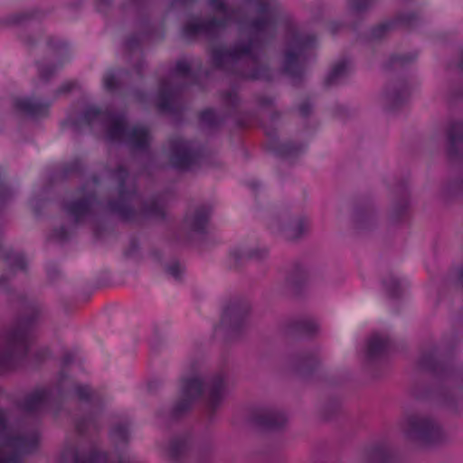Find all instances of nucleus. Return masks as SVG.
I'll use <instances>...</instances> for the list:
<instances>
[{
	"instance_id": "29",
	"label": "nucleus",
	"mask_w": 463,
	"mask_h": 463,
	"mask_svg": "<svg viewBox=\"0 0 463 463\" xmlns=\"http://www.w3.org/2000/svg\"><path fill=\"white\" fill-rule=\"evenodd\" d=\"M201 121L206 125L213 126L217 123L215 112L206 109L201 113Z\"/></svg>"
},
{
	"instance_id": "50",
	"label": "nucleus",
	"mask_w": 463,
	"mask_h": 463,
	"mask_svg": "<svg viewBox=\"0 0 463 463\" xmlns=\"http://www.w3.org/2000/svg\"><path fill=\"white\" fill-rule=\"evenodd\" d=\"M459 66H460L461 71H463V56H462V59H461Z\"/></svg>"
},
{
	"instance_id": "54",
	"label": "nucleus",
	"mask_w": 463,
	"mask_h": 463,
	"mask_svg": "<svg viewBox=\"0 0 463 463\" xmlns=\"http://www.w3.org/2000/svg\"><path fill=\"white\" fill-rule=\"evenodd\" d=\"M98 181L96 180V178L93 179V183L96 184Z\"/></svg>"
},
{
	"instance_id": "38",
	"label": "nucleus",
	"mask_w": 463,
	"mask_h": 463,
	"mask_svg": "<svg viewBox=\"0 0 463 463\" xmlns=\"http://www.w3.org/2000/svg\"><path fill=\"white\" fill-rule=\"evenodd\" d=\"M302 326H303V330H305L308 333L314 332L316 330V326L312 323L305 322V323H303Z\"/></svg>"
},
{
	"instance_id": "33",
	"label": "nucleus",
	"mask_w": 463,
	"mask_h": 463,
	"mask_svg": "<svg viewBox=\"0 0 463 463\" xmlns=\"http://www.w3.org/2000/svg\"><path fill=\"white\" fill-rule=\"evenodd\" d=\"M230 317L231 319L233 318L234 319V326H237L243 319V316L241 315L240 313H238L237 311H233V310H229L225 313L224 315V317H223V321L227 318V317Z\"/></svg>"
},
{
	"instance_id": "24",
	"label": "nucleus",
	"mask_w": 463,
	"mask_h": 463,
	"mask_svg": "<svg viewBox=\"0 0 463 463\" xmlns=\"http://www.w3.org/2000/svg\"><path fill=\"white\" fill-rule=\"evenodd\" d=\"M191 64L186 60L177 61L172 78H189Z\"/></svg>"
},
{
	"instance_id": "1",
	"label": "nucleus",
	"mask_w": 463,
	"mask_h": 463,
	"mask_svg": "<svg viewBox=\"0 0 463 463\" xmlns=\"http://www.w3.org/2000/svg\"><path fill=\"white\" fill-rule=\"evenodd\" d=\"M253 16L249 20H241L240 11L235 10L225 0H212L210 6L222 16V20L208 22L194 20L184 28L186 37L197 34L213 35L230 21H238L242 37L248 43H239L232 50L215 47L212 51L213 64L220 69L235 71L248 79H268L266 70L260 67L258 51L275 31L276 4L272 0H249Z\"/></svg>"
},
{
	"instance_id": "7",
	"label": "nucleus",
	"mask_w": 463,
	"mask_h": 463,
	"mask_svg": "<svg viewBox=\"0 0 463 463\" xmlns=\"http://www.w3.org/2000/svg\"><path fill=\"white\" fill-rule=\"evenodd\" d=\"M314 43L313 36L304 35L294 29L290 30L287 39L282 68L292 79L299 78L302 75L305 61Z\"/></svg>"
},
{
	"instance_id": "16",
	"label": "nucleus",
	"mask_w": 463,
	"mask_h": 463,
	"mask_svg": "<svg viewBox=\"0 0 463 463\" xmlns=\"http://www.w3.org/2000/svg\"><path fill=\"white\" fill-rule=\"evenodd\" d=\"M252 420L260 427L277 429L286 423L287 418L284 413L279 411L260 409L254 412Z\"/></svg>"
},
{
	"instance_id": "47",
	"label": "nucleus",
	"mask_w": 463,
	"mask_h": 463,
	"mask_svg": "<svg viewBox=\"0 0 463 463\" xmlns=\"http://www.w3.org/2000/svg\"><path fill=\"white\" fill-rule=\"evenodd\" d=\"M127 47H128V49H132V48L134 47V43H133L132 40H128V41L127 42Z\"/></svg>"
},
{
	"instance_id": "44",
	"label": "nucleus",
	"mask_w": 463,
	"mask_h": 463,
	"mask_svg": "<svg viewBox=\"0 0 463 463\" xmlns=\"http://www.w3.org/2000/svg\"><path fill=\"white\" fill-rule=\"evenodd\" d=\"M39 72H40L41 78H43V79H47L48 78V75L46 74L45 69L43 67H40L39 68Z\"/></svg>"
},
{
	"instance_id": "51",
	"label": "nucleus",
	"mask_w": 463,
	"mask_h": 463,
	"mask_svg": "<svg viewBox=\"0 0 463 463\" xmlns=\"http://www.w3.org/2000/svg\"><path fill=\"white\" fill-rule=\"evenodd\" d=\"M209 450H210V447H207V448L204 449L203 453H206V452H208Z\"/></svg>"
},
{
	"instance_id": "52",
	"label": "nucleus",
	"mask_w": 463,
	"mask_h": 463,
	"mask_svg": "<svg viewBox=\"0 0 463 463\" xmlns=\"http://www.w3.org/2000/svg\"><path fill=\"white\" fill-rule=\"evenodd\" d=\"M70 358L68 356L65 357V363H69Z\"/></svg>"
},
{
	"instance_id": "21",
	"label": "nucleus",
	"mask_w": 463,
	"mask_h": 463,
	"mask_svg": "<svg viewBox=\"0 0 463 463\" xmlns=\"http://www.w3.org/2000/svg\"><path fill=\"white\" fill-rule=\"evenodd\" d=\"M350 71V64L347 61L343 60L338 61L328 73L326 83L327 85H334L343 80Z\"/></svg>"
},
{
	"instance_id": "36",
	"label": "nucleus",
	"mask_w": 463,
	"mask_h": 463,
	"mask_svg": "<svg viewBox=\"0 0 463 463\" xmlns=\"http://www.w3.org/2000/svg\"><path fill=\"white\" fill-rule=\"evenodd\" d=\"M12 192L6 187H3L1 191V201L5 203L9 197H11Z\"/></svg>"
},
{
	"instance_id": "17",
	"label": "nucleus",
	"mask_w": 463,
	"mask_h": 463,
	"mask_svg": "<svg viewBox=\"0 0 463 463\" xmlns=\"http://www.w3.org/2000/svg\"><path fill=\"white\" fill-rule=\"evenodd\" d=\"M179 87L173 86L169 80H163L157 97V106L162 111H172L175 103Z\"/></svg>"
},
{
	"instance_id": "15",
	"label": "nucleus",
	"mask_w": 463,
	"mask_h": 463,
	"mask_svg": "<svg viewBox=\"0 0 463 463\" xmlns=\"http://www.w3.org/2000/svg\"><path fill=\"white\" fill-rule=\"evenodd\" d=\"M392 458V451L388 443L382 441L366 449L361 454V463H387Z\"/></svg>"
},
{
	"instance_id": "32",
	"label": "nucleus",
	"mask_w": 463,
	"mask_h": 463,
	"mask_svg": "<svg viewBox=\"0 0 463 463\" xmlns=\"http://www.w3.org/2000/svg\"><path fill=\"white\" fill-rule=\"evenodd\" d=\"M128 430L127 426H118L112 430V435L118 439H126L128 438Z\"/></svg>"
},
{
	"instance_id": "2",
	"label": "nucleus",
	"mask_w": 463,
	"mask_h": 463,
	"mask_svg": "<svg viewBox=\"0 0 463 463\" xmlns=\"http://www.w3.org/2000/svg\"><path fill=\"white\" fill-rule=\"evenodd\" d=\"M109 178L118 183V199L109 201L108 209L127 221L139 218H163L165 204L159 199L143 202L124 166L119 164L114 170H108Z\"/></svg>"
},
{
	"instance_id": "10",
	"label": "nucleus",
	"mask_w": 463,
	"mask_h": 463,
	"mask_svg": "<svg viewBox=\"0 0 463 463\" xmlns=\"http://www.w3.org/2000/svg\"><path fill=\"white\" fill-rule=\"evenodd\" d=\"M269 228L273 232L281 234L286 240L293 241L307 231L308 222L304 218L274 220Z\"/></svg>"
},
{
	"instance_id": "26",
	"label": "nucleus",
	"mask_w": 463,
	"mask_h": 463,
	"mask_svg": "<svg viewBox=\"0 0 463 463\" xmlns=\"http://www.w3.org/2000/svg\"><path fill=\"white\" fill-rule=\"evenodd\" d=\"M384 287L391 297H397L400 293V281L397 278L390 276L384 280Z\"/></svg>"
},
{
	"instance_id": "18",
	"label": "nucleus",
	"mask_w": 463,
	"mask_h": 463,
	"mask_svg": "<svg viewBox=\"0 0 463 463\" xmlns=\"http://www.w3.org/2000/svg\"><path fill=\"white\" fill-rule=\"evenodd\" d=\"M14 107L27 116L38 118L46 114L49 105L29 98H17L14 99Z\"/></svg>"
},
{
	"instance_id": "34",
	"label": "nucleus",
	"mask_w": 463,
	"mask_h": 463,
	"mask_svg": "<svg viewBox=\"0 0 463 463\" xmlns=\"http://www.w3.org/2000/svg\"><path fill=\"white\" fill-rule=\"evenodd\" d=\"M76 395L81 399H87L90 394V390L88 386L77 385L75 386Z\"/></svg>"
},
{
	"instance_id": "11",
	"label": "nucleus",
	"mask_w": 463,
	"mask_h": 463,
	"mask_svg": "<svg viewBox=\"0 0 463 463\" xmlns=\"http://www.w3.org/2000/svg\"><path fill=\"white\" fill-rule=\"evenodd\" d=\"M93 199L92 192L84 187L80 191L79 198L65 203V211L75 222H80L90 214Z\"/></svg>"
},
{
	"instance_id": "23",
	"label": "nucleus",
	"mask_w": 463,
	"mask_h": 463,
	"mask_svg": "<svg viewBox=\"0 0 463 463\" xmlns=\"http://www.w3.org/2000/svg\"><path fill=\"white\" fill-rule=\"evenodd\" d=\"M265 254V250H261V254H258L256 251L246 252L241 250H234L231 252V258L233 260L234 264H239L248 258H261Z\"/></svg>"
},
{
	"instance_id": "13",
	"label": "nucleus",
	"mask_w": 463,
	"mask_h": 463,
	"mask_svg": "<svg viewBox=\"0 0 463 463\" xmlns=\"http://www.w3.org/2000/svg\"><path fill=\"white\" fill-rule=\"evenodd\" d=\"M210 214L211 209L206 205L190 210L184 217V228L193 232H204L209 222Z\"/></svg>"
},
{
	"instance_id": "35",
	"label": "nucleus",
	"mask_w": 463,
	"mask_h": 463,
	"mask_svg": "<svg viewBox=\"0 0 463 463\" xmlns=\"http://www.w3.org/2000/svg\"><path fill=\"white\" fill-rule=\"evenodd\" d=\"M53 236L55 239H57L58 241H65L68 239V232L65 230V228L63 227H61L60 229L58 230H55L53 232Z\"/></svg>"
},
{
	"instance_id": "28",
	"label": "nucleus",
	"mask_w": 463,
	"mask_h": 463,
	"mask_svg": "<svg viewBox=\"0 0 463 463\" xmlns=\"http://www.w3.org/2000/svg\"><path fill=\"white\" fill-rule=\"evenodd\" d=\"M118 84L117 77L112 71H108L103 77V85L105 89L113 90Z\"/></svg>"
},
{
	"instance_id": "22",
	"label": "nucleus",
	"mask_w": 463,
	"mask_h": 463,
	"mask_svg": "<svg viewBox=\"0 0 463 463\" xmlns=\"http://www.w3.org/2000/svg\"><path fill=\"white\" fill-rule=\"evenodd\" d=\"M449 152L450 155L456 154L458 149L463 143V124L456 123L452 125L449 131Z\"/></svg>"
},
{
	"instance_id": "12",
	"label": "nucleus",
	"mask_w": 463,
	"mask_h": 463,
	"mask_svg": "<svg viewBox=\"0 0 463 463\" xmlns=\"http://www.w3.org/2000/svg\"><path fill=\"white\" fill-rule=\"evenodd\" d=\"M52 401L45 389L36 390L24 397L21 409L27 413H42L51 410Z\"/></svg>"
},
{
	"instance_id": "46",
	"label": "nucleus",
	"mask_w": 463,
	"mask_h": 463,
	"mask_svg": "<svg viewBox=\"0 0 463 463\" xmlns=\"http://www.w3.org/2000/svg\"><path fill=\"white\" fill-rule=\"evenodd\" d=\"M458 280L461 283V285L463 286V268L461 269V270L459 272Z\"/></svg>"
},
{
	"instance_id": "25",
	"label": "nucleus",
	"mask_w": 463,
	"mask_h": 463,
	"mask_svg": "<svg viewBox=\"0 0 463 463\" xmlns=\"http://www.w3.org/2000/svg\"><path fill=\"white\" fill-rule=\"evenodd\" d=\"M8 265L14 269H24L26 261L21 254L11 253L6 256Z\"/></svg>"
},
{
	"instance_id": "31",
	"label": "nucleus",
	"mask_w": 463,
	"mask_h": 463,
	"mask_svg": "<svg viewBox=\"0 0 463 463\" xmlns=\"http://www.w3.org/2000/svg\"><path fill=\"white\" fill-rule=\"evenodd\" d=\"M166 270L175 279H178L183 271V268L178 262H173L167 266Z\"/></svg>"
},
{
	"instance_id": "5",
	"label": "nucleus",
	"mask_w": 463,
	"mask_h": 463,
	"mask_svg": "<svg viewBox=\"0 0 463 463\" xmlns=\"http://www.w3.org/2000/svg\"><path fill=\"white\" fill-rule=\"evenodd\" d=\"M226 393V381L223 374H216L206 380L198 377L185 379L182 383L181 396L175 403L173 412L175 416L188 411L194 402L203 397L209 411L216 410Z\"/></svg>"
},
{
	"instance_id": "20",
	"label": "nucleus",
	"mask_w": 463,
	"mask_h": 463,
	"mask_svg": "<svg viewBox=\"0 0 463 463\" xmlns=\"http://www.w3.org/2000/svg\"><path fill=\"white\" fill-rule=\"evenodd\" d=\"M189 449L187 439L177 437L173 439L165 449L166 455L175 461H179L186 455Z\"/></svg>"
},
{
	"instance_id": "19",
	"label": "nucleus",
	"mask_w": 463,
	"mask_h": 463,
	"mask_svg": "<svg viewBox=\"0 0 463 463\" xmlns=\"http://www.w3.org/2000/svg\"><path fill=\"white\" fill-rule=\"evenodd\" d=\"M390 342L387 336L380 334H373L368 340L367 356L369 359H376L387 353Z\"/></svg>"
},
{
	"instance_id": "48",
	"label": "nucleus",
	"mask_w": 463,
	"mask_h": 463,
	"mask_svg": "<svg viewBox=\"0 0 463 463\" xmlns=\"http://www.w3.org/2000/svg\"><path fill=\"white\" fill-rule=\"evenodd\" d=\"M63 377H64V375H63V374H61V375H60L59 384H60L61 388H64V387H63V385H62V380H63Z\"/></svg>"
},
{
	"instance_id": "39",
	"label": "nucleus",
	"mask_w": 463,
	"mask_h": 463,
	"mask_svg": "<svg viewBox=\"0 0 463 463\" xmlns=\"http://www.w3.org/2000/svg\"><path fill=\"white\" fill-rule=\"evenodd\" d=\"M74 86V83L73 82H66L64 83L61 89H60V91L61 92H67V91H70Z\"/></svg>"
},
{
	"instance_id": "6",
	"label": "nucleus",
	"mask_w": 463,
	"mask_h": 463,
	"mask_svg": "<svg viewBox=\"0 0 463 463\" xmlns=\"http://www.w3.org/2000/svg\"><path fill=\"white\" fill-rule=\"evenodd\" d=\"M39 312L33 309L10 328L0 341V373L14 368L28 349L29 335Z\"/></svg>"
},
{
	"instance_id": "4",
	"label": "nucleus",
	"mask_w": 463,
	"mask_h": 463,
	"mask_svg": "<svg viewBox=\"0 0 463 463\" xmlns=\"http://www.w3.org/2000/svg\"><path fill=\"white\" fill-rule=\"evenodd\" d=\"M0 463H22V457L37 448L40 433L36 428L12 423L0 410Z\"/></svg>"
},
{
	"instance_id": "30",
	"label": "nucleus",
	"mask_w": 463,
	"mask_h": 463,
	"mask_svg": "<svg viewBox=\"0 0 463 463\" xmlns=\"http://www.w3.org/2000/svg\"><path fill=\"white\" fill-rule=\"evenodd\" d=\"M222 100L227 106H231L232 108H235L239 103V99L234 90L228 91L223 94Z\"/></svg>"
},
{
	"instance_id": "42",
	"label": "nucleus",
	"mask_w": 463,
	"mask_h": 463,
	"mask_svg": "<svg viewBox=\"0 0 463 463\" xmlns=\"http://www.w3.org/2000/svg\"><path fill=\"white\" fill-rule=\"evenodd\" d=\"M190 454L194 457V458H196L198 459H201V456H200V449L199 448H193L190 451Z\"/></svg>"
},
{
	"instance_id": "9",
	"label": "nucleus",
	"mask_w": 463,
	"mask_h": 463,
	"mask_svg": "<svg viewBox=\"0 0 463 463\" xmlns=\"http://www.w3.org/2000/svg\"><path fill=\"white\" fill-rule=\"evenodd\" d=\"M198 156L189 142L174 139L170 143V161L175 168L189 170L197 163Z\"/></svg>"
},
{
	"instance_id": "49",
	"label": "nucleus",
	"mask_w": 463,
	"mask_h": 463,
	"mask_svg": "<svg viewBox=\"0 0 463 463\" xmlns=\"http://www.w3.org/2000/svg\"><path fill=\"white\" fill-rule=\"evenodd\" d=\"M77 429H78V430H79V431H80V432H83V431H84V427H83L81 424H80V423L77 425Z\"/></svg>"
},
{
	"instance_id": "53",
	"label": "nucleus",
	"mask_w": 463,
	"mask_h": 463,
	"mask_svg": "<svg viewBox=\"0 0 463 463\" xmlns=\"http://www.w3.org/2000/svg\"><path fill=\"white\" fill-rule=\"evenodd\" d=\"M3 285V278H0V287Z\"/></svg>"
},
{
	"instance_id": "40",
	"label": "nucleus",
	"mask_w": 463,
	"mask_h": 463,
	"mask_svg": "<svg viewBox=\"0 0 463 463\" xmlns=\"http://www.w3.org/2000/svg\"><path fill=\"white\" fill-rule=\"evenodd\" d=\"M421 364L424 367H428V368L436 370V367L432 364V362L431 361H428L427 358H425V357L422 358Z\"/></svg>"
},
{
	"instance_id": "41",
	"label": "nucleus",
	"mask_w": 463,
	"mask_h": 463,
	"mask_svg": "<svg viewBox=\"0 0 463 463\" xmlns=\"http://www.w3.org/2000/svg\"><path fill=\"white\" fill-rule=\"evenodd\" d=\"M406 58L403 56H399L393 59V64H401L403 65L406 62Z\"/></svg>"
},
{
	"instance_id": "45",
	"label": "nucleus",
	"mask_w": 463,
	"mask_h": 463,
	"mask_svg": "<svg viewBox=\"0 0 463 463\" xmlns=\"http://www.w3.org/2000/svg\"><path fill=\"white\" fill-rule=\"evenodd\" d=\"M23 16L22 15H15L12 17V23L13 24H19L22 21Z\"/></svg>"
},
{
	"instance_id": "37",
	"label": "nucleus",
	"mask_w": 463,
	"mask_h": 463,
	"mask_svg": "<svg viewBox=\"0 0 463 463\" xmlns=\"http://www.w3.org/2000/svg\"><path fill=\"white\" fill-rule=\"evenodd\" d=\"M311 110V108L309 106L308 103H303L300 107H299V111L300 113L303 115V116H307L308 115V113L310 112Z\"/></svg>"
},
{
	"instance_id": "43",
	"label": "nucleus",
	"mask_w": 463,
	"mask_h": 463,
	"mask_svg": "<svg viewBox=\"0 0 463 463\" xmlns=\"http://www.w3.org/2000/svg\"><path fill=\"white\" fill-rule=\"evenodd\" d=\"M389 24H382L379 26V28L376 30V31H385L389 28ZM375 35L376 36H380V33H378L377 32H375Z\"/></svg>"
},
{
	"instance_id": "14",
	"label": "nucleus",
	"mask_w": 463,
	"mask_h": 463,
	"mask_svg": "<svg viewBox=\"0 0 463 463\" xmlns=\"http://www.w3.org/2000/svg\"><path fill=\"white\" fill-rule=\"evenodd\" d=\"M409 97V88L403 82L389 84L383 94V103L386 109L392 111L402 106Z\"/></svg>"
},
{
	"instance_id": "8",
	"label": "nucleus",
	"mask_w": 463,
	"mask_h": 463,
	"mask_svg": "<svg viewBox=\"0 0 463 463\" xmlns=\"http://www.w3.org/2000/svg\"><path fill=\"white\" fill-rule=\"evenodd\" d=\"M402 429L409 439L422 445L435 443L442 437V431L438 423L430 418L419 415L408 416Z\"/></svg>"
},
{
	"instance_id": "3",
	"label": "nucleus",
	"mask_w": 463,
	"mask_h": 463,
	"mask_svg": "<svg viewBox=\"0 0 463 463\" xmlns=\"http://www.w3.org/2000/svg\"><path fill=\"white\" fill-rule=\"evenodd\" d=\"M82 121L94 128L100 125L106 130L109 142L125 143L133 150H146L150 143V134L144 126L127 127L126 118L121 114L101 111L89 108L82 116Z\"/></svg>"
},
{
	"instance_id": "27",
	"label": "nucleus",
	"mask_w": 463,
	"mask_h": 463,
	"mask_svg": "<svg viewBox=\"0 0 463 463\" xmlns=\"http://www.w3.org/2000/svg\"><path fill=\"white\" fill-rule=\"evenodd\" d=\"M373 0H351L350 8L356 12L364 11L373 5Z\"/></svg>"
}]
</instances>
